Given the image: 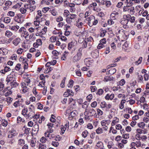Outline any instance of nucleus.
Here are the masks:
<instances>
[{"label":"nucleus","instance_id":"obj_1","mask_svg":"<svg viewBox=\"0 0 149 149\" xmlns=\"http://www.w3.org/2000/svg\"><path fill=\"white\" fill-rule=\"evenodd\" d=\"M119 13L118 11H113L112 13L111 14L110 16V19L108 20L107 23L109 25H111L115 23L114 20H116L119 17Z\"/></svg>","mask_w":149,"mask_h":149},{"label":"nucleus","instance_id":"obj_2","mask_svg":"<svg viewBox=\"0 0 149 149\" xmlns=\"http://www.w3.org/2000/svg\"><path fill=\"white\" fill-rule=\"evenodd\" d=\"M127 33L124 31L122 30H119L117 33V36L119 40L121 41H124L127 38V36L126 35Z\"/></svg>","mask_w":149,"mask_h":149},{"label":"nucleus","instance_id":"obj_3","mask_svg":"<svg viewBox=\"0 0 149 149\" xmlns=\"http://www.w3.org/2000/svg\"><path fill=\"white\" fill-rule=\"evenodd\" d=\"M86 20L88 21V24L90 26L96 25L98 23L97 20L95 19V17L92 15L86 18Z\"/></svg>","mask_w":149,"mask_h":149},{"label":"nucleus","instance_id":"obj_4","mask_svg":"<svg viewBox=\"0 0 149 149\" xmlns=\"http://www.w3.org/2000/svg\"><path fill=\"white\" fill-rule=\"evenodd\" d=\"M32 113H33L28 111L27 108L25 107L22 109L21 113L26 119H29L33 117Z\"/></svg>","mask_w":149,"mask_h":149},{"label":"nucleus","instance_id":"obj_5","mask_svg":"<svg viewBox=\"0 0 149 149\" xmlns=\"http://www.w3.org/2000/svg\"><path fill=\"white\" fill-rule=\"evenodd\" d=\"M82 50L81 48L79 49L77 54L72 58V61L73 62H77L81 59L82 55Z\"/></svg>","mask_w":149,"mask_h":149},{"label":"nucleus","instance_id":"obj_6","mask_svg":"<svg viewBox=\"0 0 149 149\" xmlns=\"http://www.w3.org/2000/svg\"><path fill=\"white\" fill-rule=\"evenodd\" d=\"M31 79V78L29 77H27V78H25L24 82H22L21 83L22 87V88H27V87L26 86H28L29 85Z\"/></svg>","mask_w":149,"mask_h":149},{"label":"nucleus","instance_id":"obj_7","mask_svg":"<svg viewBox=\"0 0 149 149\" xmlns=\"http://www.w3.org/2000/svg\"><path fill=\"white\" fill-rule=\"evenodd\" d=\"M101 124L103 127L102 129L103 130L106 131L107 130L108 127V126L110 123V120H103L101 122Z\"/></svg>","mask_w":149,"mask_h":149},{"label":"nucleus","instance_id":"obj_8","mask_svg":"<svg viewBox=\"0 0 149 149\" xmlns=\"http://www.w3.org/2000/svg\"><path fill=\"white\" fill-rule=\"evenodd\" d=\"M76 17V15L73 13L70 14L66 18V21L68 23L70 24L73 21H75Z\"/></svg>","mask_w":149,"mask_h":149},{"label":"nucleus","instance_id":"obj_9","mask_svg":"<svg viewBox=\"0 0 149 149\" xmlns=\"http://www.w3.org/2000/svg\"><path fill=\"white\" fill-rule=\"evenodd\" d=\"M19 33L21 34V35L26 38L27 37L29 34L28 32L26 31V29L24 27H21L19 30Z\"/></svg>","mask_w":149,"mask_h":149},{"label":"nucleus","instance_id":"obj_10","mask_svg":"<svg viewBox=\"0 0 149 149\" xmlns=\"http://www.w3.org/2000/svg\"><path fill=\"white\" fill-rule=\"evenodd\" d=\"M96 111L93 108H88L86 109L85 111L84 112V115L88 114L90 116H93L96 114Z\"/></svg>","mask_w":149,"mask_h":149},{"label":"nucleus","instance_id":"obj_11","mask_svg":"<svg viewBox=\"0 0 149 149\" xmlns=\"http://www.w3.org/2000/svg\"><path fill=\"white\" fill-rule=\"evenodd\" d=\"M21 14L18 15L15 18V22L20 24L22 23L24 21L23 18L21 17Z\"/></svg>","mask_w":149,"mask_h":149},{"label":"nucleus","instance_id":"obj_12","mask_svg":"<svg viewBox=\"0 0 149 149\" xmlns=\"http://www.w3.org/2000/svg\"><path fill=\"white\" fill-rule=\"evenodd\" d=\"M15 80V77H13V76L12 75H8L6 79V81L8 84H9L10 83L13 81Z\"/></svg>","mask_w":149,"mask_h":149},{"label":"nucleus","instance_id":"obj_13","mask_svg":"<svg viewBox=\"0 0 149 149\" xmlns=\"http://www.w3.org/2000/svg\"><path fill=\"white\" fill-rule=\"evenodd\" d=\"M120 23L123 25V26L124 28L127 29L129 28V25L127 23L126 19L124 18V15H123V18L120 21Z\"/></svg>","mask_w":149,"mask_h":149},{"label":"nucleus","instance_id":"obj_14","mask_svg":"<svg viewBox=\"0 0 149 149\" xmlns=\"http://www.w3.org/2000/svg\"><path fill=\"white\" fill-rule=\"evenodd\" d=\"M10 87H7L5 89L4 93L5 96H8L12 93V91Z\"/></svg>","mask_w":149,"mask_h":149},{"label":"nucleus","instance_id":"obj_15","mask_svg":"<svg viewBox=\"0 0 149 149\" xmlns=\"http://www.w3.org/2000/svg\"><path fill=\"white\" fill-rule=\"evenodd\" d=\"M29 8V6L28 4H26L24 5V7H22L20 9V11L21 13L22 14H25L26 11V9Z\"/></svg>","mask_w":149,"mask_h":149},{"label":"nucleus","instance_id":"obj_16","mask_svg":"<svg viewBox=\"0 0 149 149\" xmlns=\"http://www.w3.org/2000/svg\"><path fill=\"white\" fill-rule=\"evenodd\" d=\"M42 44V42L41 40L38 39L36 40V42L33 44V46L34 47L37 48L39 46L41 45Z\"/></svg>","mask_w":149,"mask_h":149},{"label":"nucleus","instance_id":"obj_17","mask_svg":"<svg viewBox=\"0 0 149 149\" xmlns=\"http://www.w3.org/2000/svg\"><path fill=\"white\" fill-rule=\"evenodd\" d=\"M93 62V60H91L89 58H86L84 60V62L85 64L88 67H89Z\"/></svg>","mask_w":149,"mask_h":149},{"label":"nucleus","instance_id":"obj_18","mask_svg":"<svg viewBox=\"0 0 149 149\" xmlns=\"http://www.w3.org/2000/svg\"><path fill=\"white\" fill-rule=\"evenodd\" d=\"M84 24V23L82 22L81 19L79 18L76 21V23L75 24V25L78 28H81L82 26Z\"/></svg>","mask_w":149,"mask_h":149},{"label":"nucleus","instance_id":"obj_19","mask_svg":"<svg viewBox=\"0 0 149 149\" xmlns=\"http://www.w3.org/2000/svg\"><path fill=\"white\" fill-rule=\"evenodd\" d=\"M77 44L76 41H72L69 43L68 45V49L70 50L72 48L75 46Z\"/></svg>","mask_w":149,"mask_h":149},{"label":"nucleus","instance_id":"obj_20","mask_svg":"<svg viewBox=\"0 0 149 149\" xmlns=\"http://www.w3.org/2000/svg\"><path fill=\"white\" fill-rule=\"evenodd\" d=\"M126 102V100L125 99H123L121 101L119 105V108L120 109H122L124 108V104Z\"/></svg>","mask_w":149,"mask_h":149},{"label":"nucleus","instance_id":"obj_21","mask_svg":"<svg viewBox=\"0 0 149 149\" xmlns=\"http://www.w3.org/2000/svg\"><path fill=\"white\" fill-rule=\"evenodd\" d=\"M9 84H10L11 86V89H12L13 88H15L18 85V84L16 82L15 80L11 83H10Z\"/></svg>","mask_w":149,"mask_h":149},{"label":"nucleus","instance_id":"obj_22","mask_svg":"<svg viewBox=\"0 0 149 149\" xmlns=\"http://www.w3.org/2000/svg\"><path fill=\"white\" fill-rule=\"evenodd\" d=\"M119 122V119L117 117H115L113 118V120L111 123V125L113 126L118 123Z\"/></svg>","mask_w":149,"mask_h":149},{"label":"nucleus","instance_id":"obj_23","mask_svg":"<svg viewBox=\"0 0 149 149\" xmlns=\"http://www.w3.org/2000/svg\"><path fill=\"white\" fill-rule=\"evenodd\" d=\"M25 120L20 116H18L17 118V123L19 124H21L22 123H25Z\"/></svg>","mask_w":149,"mask_h":149},{"label":"nucleus","instance_id":"obj_24","mask_svg":"<svg viewBox=\"0 0 149 149\" xmlns=\"http://www.w3.org/2000/svg\"><path fill=\"white\" fill-rule=\"evenodd\" d=\"M19 28V26L17 25H14L10 27V29L15 32H16Z\"/></svg>","mask_w":149,"mask_h":149},{"label":"nucleus","instance_id":"obj_25","mask_svg":"<svg viewBox=\"0 0 149 149\" xmlns=\"http://www.w3.org/2000/svg\"><path fill=\"white\" fill-rule=\"evenodd\" d=\"M96 146L100 149L103 148L104 147L102 141H99L96 143Z\"/></svg>","mask_w":149,"mask_h":149},{"label":"nucleus","instance_id":"obj_26","mask_svg":"<svg viewBox=\"0 0 149 149\" xmlns=\"http://www.w3.org/2000/svg\"><path fill=\"white\" fill-rule=\"evenodd\" d=\"M20 39L19 38H17L14 40L13 42L15 46H17L20 43Z\"/></svg>","mask_w":149,"mask_h":149},{"label":"nucleus","instance_id":"obj_27","mask_svg":"<svg viewBox=\"0 0 149 149\" xmlns=\"http://www.w3.org/2000/svg\"><path fill=\"white\" fill-rule=\"evenodd\" d=\"M97 6V4L96 3H93L89 5L88 6V8L89 9H90L91 8H93V10H96V9H95V7Z\"/></svg>","mask_w":149,"mask_h":149},{"label":"nucleus","instance_id":"obj_28","mask_svg":"<svg viewBox=\"0 0 149 149\" xmlns=\"http://www.w3.org/2000/svg\"><path fill=\"white\" fill-rule=\"evenodd\" d=\"M131 17V15L130 14L124 15V18L126 19L127 21V22L128 24V23L130 20V17Z\"/></svg>","mask_w":149,"mask_h":149},{"label":"nucleus","instance_id":"obj_29","mask_svg":"<svg viewBox=\"0 0 149 149\" xmlns=\"http://www.w3.org/2000/svg\"><path fill=\"white\" fill-rule=\"evenodd\" d=\"M42 12L39 10L37 11V14L36 17V20H39L40 17L42 16Z\"/></svg>","mask_w":149,"mask_h":149},{"label":"nucleus","instance_id":"obj_30","mask_svg":"<svg viewBox=\"0 0 149 149\" xmlns=\"http://www.w3.org/2000/svg\"><path fill=\"white\" fill-rule=\"evenodd\" d=\"M25 144V141L23 139H19L18 141V145L21 146H23Z\"/></svg>","mask_w":149,"mask_h":149},{"label":"nucleus","instance_id":"obj_31","mask_svg":"<svg viewBox=\"0 0 149 149\" xmlns=\"http://www.w3.org/2000/svg\"><path fill=\"white\" fill-rule=\"evenodd\" d=\"M132 144H134V146H136V147L138 148L141 146V143L139 141H136V142H132Z\"/></svg>","mask_w":149,"mask_h":149},{"label":"nucleus","instance_id":"obj_32","mask_svg":"<svg viewBox=\"0 0 149 149\" xmlns=\"http://www.w3.org/2000/svg\"><path fill=\"white\" fill-rule=\"evenodd\" d=\"M39 27L35 28L31 27L28 30L30 32L32 33L34 32L36 30H37V31H38L39 30Z\"/></svg>","mask_w":149,"mask_h":149},{"label":"nucleus","instance_id":"obj_33","mask_svg":"<svg viewBox=\"0 0 149 149\" xmlns=\"http://www.w3.org/2000/svg\"><path fill=\"white\" fill-rule=\"evenodd\" d=\"M10 134L12 135L13 136H15L17 134V132L13 129H11L9 132Z\"/></svg>","mask_w":149,"mask_h":149},{"label":"nucleus","instance_id":"obj_34","mask_svg":"<svg viewBox=\"0 0 149 149\" xmlns=\"http://www.w3.org/2000/svg\"><path fill=\"white\" fill-rule=\"evenodd\" d=\"M101 31L100 33V37H103L105 36V34L107 32V31L105 30H103L102 29H101Z\"/></svg>","mask_w":149,"mask_h":149},{"label":"nucleus","instance_id":"obj_35","mask_svg":"<svg viewBox=\"0 0 149 149\" xmlns=\"http://www.w3.org/2000/svg\"><path fill=\"white\" fill-rule=\"evenodd\" d=\"M95 131L97 134H100L103 133V130L102 128L99 127Z\"/></svg>","mask_w":149,"mask_h":149},{"label":"nucleus","instance_id":"obj_36","mask_svg":"<svg viewBox=\"0 0 149 149\" xmlns=\"http://www.w3.org/2000/svg\"><path fill=\"white\" fill-rule=\"evenodd\" d=\"M116 70L115 68H111L109 71L108 73H107V74H112L114 73H115L116 72Z\"/></svg>","mask_w":149,"mask_h":149},{"label":"nucleus","instance_id":"obj_37","mask_svg":"<svg viewBox=\"0 0 149 149\" xmlns=\"http://www.w3.org/2000/svg\"><path fill=\"white\" fill-rule=\"evenodd\" d=\"M68 52L65 51L63 55L61 57V59L63 60H65L66 59V57L68 56Z\"/></svg>","mask_w":149,"mask_h":149},{"label":"nucleus","instance_id":"obj_38","mask_svg":"<svg viewBox=\"0 0 149 149\" xmlns=\"http://www.w3.org/2000/svg\"><path fill=\"white\" fill-rule=\"evenodd\" d=\"M34 106L32 104L31 105H30L29 106V111L30 112H32L33 113H32V115H33L34 114Z\"/></svg>","mask_w":149,"mask_h":149},{"label":"nucleus","instance_id":"obj_39","mask_svg":"<svg viewBox=\"0 0 149 149\" xmlns=\"http://www.w3.org/2000/svg\"><path fill=\"white\" fill-rule=\"evenodd\" d=\"M21 102L22 101H20L19 100H18V101H16L14 102V103L13 104V105L15 107H17L19 106L22 104L20 103V102Z\"/></svg>","mask_w":149,"mask_h":149},{"label":"nucleus","instance_id":"obj_40","mask_svg":"<svg viewBox=\"0 0 149 149\" xmlns=\"http://www.w3.org/2000/svg\"><path fill=\"white\" fill-rule=\"evenodd\" d=\"M29 10L31 12L33 11L35 9L36 6L35 5L32 6L31 4H28Z\"/></svg>","mask_w":149,"mask_h":149},{"label":"nucleus","instance_id":"obj_41","mask_svg":"<svg viewBox=\"0 0 149 149\" xmlns=\"http://www.w3.org/2000/svg\"><path fill=\"white\" fill-rule=\"evenodd\" d=\"M129 13L132 15L135 12L134 8L133 7L129 8Z\"/></svg>","mask_w":149,"mask_h":149},{"label":"nucleus","instance_id":"obj_42","mask_svg":"<svg viewBox=\"0 0 149 149\" xmlns=\"http://www.w3.org/2000/svg\"><path fill=\"white\" fill-rule=\"evenodd\" d=\"M137 125L139 127L141 128L142 129H143L145 127V124L143 122H141L138 123Z\"/></svg>","mask_w":149,"mask_h":149},{"label":"nucleus","instance_id":"obj_43","mask_svg":"<svg viewBox=\"0 0 149 149\" xmlns=\"http://www.w3.org/2000/svg\"><path fill=\"white\" fill-rule=\"evenodd\" d=\"M11 21V19L10 17H5L3 20L4 22L7 24L9 23Z\"/></svg>","mask_w":149,"mask_h":149},{"label":"nucleus","instance_id":"obj_44","mask_svg":"<svg viewBox=\"0 0 149 149\" xmlns=\"http://www.w3.org/2000/svg\"><path fill=\"white\" fill-rule=\"evenodd\" d=\"M50 12L52 15L54 16H55L58 14L57 12L54 9H53L52 10H50Z\"/></svg>","mask_w":149,"mask_h":149},{"label":"nucleus","instance_id":"obj_45","mask_svg":"<svg viewBox=\"0 0 149 149\" xmlns=\"http://www.w3.org/2000/svg\"><path fill=\"white\" fill-rule=\"evenodd\" d=\"M5 34L6 36L9 37L12 35L13 33L10 31L8 30L6 31Z\"/></svg>","mask_w":149,"mask_h":149},{"label":"nucleus","instance_id":"obj_46","mask_svg":"<svg viewBox=\"0 0 149 149\" xmlns=\"http://www.w3.org/2000/svg\"><path fill=\"white\" fill-rule=\"evenodd\" d=\"M142 60V58L141 57H140L139 58L138 60L135 62V64L137 65H139L141 63Z\"/></svg>","mask_w":149,"mask_h":149},{"label":"nucleus","instance_id":"obj_47","mask_svg":"<svg viewBox=\"0 0 149 149\" xmlns=\"http://www.w3.org/2000/svg\"><path fill=\"white\" fill-rule=\"evenodd\" d=\"M63 15L65 17L69 16L70 15V12L67 10H65L63 14Z\"/></svg>","mask_w":149,"mask_h":149},{"label":"nucleus","instance_id":"obj_48","mask_svg":"<svg viewBox=\"0 0 149 149\" xmlns=\"http://www.w3.org/2000/svg\"><path fill=\"white\" fill-rule=\"evenodd\" d=\"M1 124L3 126L6 127L8 124L7 121L4 119H2L1 121Z\"/></svg>","mask_w":149,"mask_h":149},{"label":"nucleus","instance_id":"obj_49","mask_svg":"<svg viewBox=\"0 0 149 149\" xmlns=\"http://www.w3.org/2000/svg\"><path fill=\"white\" fill-rule=\"evenodd\" d=\"M66 80V77H64L63 79L61 81V83L60 84L61 87L62 88H63L65 86V82Z\"/></svg>","mask_w":149,"mask_h":149},{"label":"nucleus","instance_id":"obj_50","mask_svg":"<svg viewBox=\"0 0 149 149\" xmlns=\"http://www.w3.org/2000/svg\"><path fill=\"white\" fill-rule=\"evenodd\" d=\"M85 40L88 43H89V42H91L93 43V38L91 36L89 37L87 39H86Z\"/></svg>","mask_w":149,"mask_h":149},{"label":"nucleus","instance_id":"obj_51","mask_svg":"<svg viewBox=\"0 0 149 149\" xmlns=\"http://www.w3.org/2000/svg\"><path fill=\"white\" fill-rule=\"evenodd\" d=\"M88 134V131L85 130L82 132V136L84 138H85L87 136Z\"/></svg>","mask_w":149,"mask_h":149},{"label":"nucleus","instance_id":"obj_52","mask_svg":"<svg viewBox=\"0 0 149 149\" xmlns=\"http://www.w3.org/2000/svg\"><path fill=\"white\" fill-rule=\"evenodd\" d=\"M88 102H85L84 103H83L82 104V108L87 109L86 108L88 106Z\"/></svg>","mask_w":149,"mask_h":149},{"label":"nucleus","instance_id":"obj_53","mask_svg":"<svg viewBox=\"0 0 149 149\" xmlns=\"http://www.w3.org/2000/svg\"><path fill=\"white\" fill-rule=\"evenodd\" d=\"M74 81L72 79L70 81L69 83L68 84V86L69 88H71L73 86Z\"/></svg>","mask_w":149,"mask_h":149},{"label":"nucleus","instance_id":"obj_54","mask_svg":"<svg viewBox=\"0 0 149 149\" xmlns=\"http://www.w3.org/2000/svg\"><path fill=\"white\" fill-rule=\"evenodd\" d=\"M40 33H37L36 34V36H39L40 37H41L43 39H45V38L44 36H43V34H42V33H41V32H40Z\"/></svg>","mask_w":149,"mask_h":149},{"label":"nucleus","instance_id":"obj_55","mask_svg":"<svg viewBox=\"0 0 149 149\" xmlns=\"http://www.w3.org/2000/svg\"><path fill=\"white\" fill-rule=\"evenodd\" d=\"M47 31V27L45 26L43 29H42V30L41 31V33L45 35Z\"/></svg>","mask_w":149,"mask_h":149},{"label":"nucleus","instance_id":"obj_56","mask_svg":"<svg viewBox=\"0 0 149 149\" xmlns=\"http://www.w3.org/2000/svg\"><path fill=\"white\" fill-rule=\"evenodd\" d=\"M39 149H46V147L45 145L40 144L38 148Z\"/></svg>","mask_w":149,"mask_h":149},{"label":"nucleus","instance_id":"obj_57","mask_svg":"<svg viewBox=\"0 0 149 149\" xmlns=\"http://www.w3.org/2000/svg\"><path fill=\"white\" fill-rule=\"evenodd\" d=\"M113 143L112 141L109 142L108 143L107 147L109 148H112V146H113Z\"/></svg>","mask_w":149,"mask_h":149},{"label":"nucleus","instance_id":"obj_58","mask_svg":"<svg viewBox=\"0 0 149 149\" xmlns=\"http://www.w3.org/2000/svg\"><path fill=\"white\" fill-rule=\"evenodd\" d=\"M125 83V80L123 79H121L119 82V84L120 86H123Z\"/></svg>","mask_w":149,"mask_h":149},{"label":"nucleus","instance_id":"obj_59","mask_svg":"<svg viewBox=\"0 0 149 149\" xmlns=\"http://www.w3.org/2000/svg\"><path fill=\"white\" fill-rule=\"evenodd\" d=\"M40 115L38 114H36L35 115V112H34V114H33V117L32 118H33L36 119H38L40 117Z\"/></svg>","mask_w":149,"mask_h":149},{"label":"nucleus","instance_id":"obj_60","mask_svg":"<svg viewBox=\"0 0 149 149\" xmlns=\"http://www.w3.org/2000/svg\"><path fill=\"white\" fill-rule=\"evenodd\" d=\"M52 146L55 147H57L59 145V143L58 142L56 141H53L52 143Z\"/></svg>","mask_w":149,"mask_h":149},{"label":"nucleus","instance_id":"obj_61","mask_svg":"<svg viewBox=\"0 0 149 149\" xmlns=\"http://www.w3.org/2000/svg\"><path fill=\"white\" fill-rule=\"evenodd\" d=\"M23 50L21 48H19L17 51V53L19 54H21L23 52Z\"/></svg>","mask_w":149,"mask_h":149},{"label":"nucleus","instance_id":"obj_62","mask_svg":"<svg viewBox=\"0 0 149 149\" xmlns=\"http://www.w3.org/2000/svg\"><path fill=\"white\" fill-rule=\"evenodd\" d=\"M135 17L134 16H131L130 17V21L131 23H134L135 22Z\"/></svg>","mask_w":149,"mask_h":149},{"label":"nucleus","instance_id":"obj_63","mask_svg":"<svg viewBox=\"0 0 149 149\" xmlns=\"http://www.w3.org/2000/svg\"><path fill=\"white\" fill-rule=\"evenodd\" d=\"M50 40L52 42H55L56 41V37L54 36L51 37L50 38Z\"/></svg>","mask_w":149,"mask_h":149},{"label":"nucleus","instance_id":"obj_64","mask_svg":"<svg viewBox=\"0 0 149 149\" xmlns=\"http://www.w3.org/2000/svg\"><path fill=\"white\" fill-rule=\"evenodd\" d=\"M103 93V91L102 89H99L98 90L97 94L99 95H102Z\"/></svg>","mask_w":149,"mask_h":149}]
</instances>
